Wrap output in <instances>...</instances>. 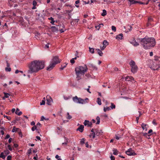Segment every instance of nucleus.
<instances>
[{"instance_id":"57","label":"nucleus","mask_w":160,"mask_h":160,"mask_svg":"<svg viewBox=\"0 0 160 160\" xmlns=\"http://www.w3.org/2000/svg\"><path fill=\"white\" fill-rule=\"evenodd\" d=\"M31 125H34V126L35 125V122L34 121H32L31 122Z\"/></svg>"},{"instance_id":"56","label":"nucleus","mask_w":160,"mask_h":160,"mask_svg":"<svg viewBox=\"0 0 160 160\" xmlns=\"http://www.w3.org/2000/svg\"><path fill=\"white\" fill-rule=\"evenodd\" d=\"M152 123H153V124L155 125H157V123L156 122V121H155V120H153V121H152Z\"/></svg>"},{"instance_id":"10","label":"nucleus","mask_w":160,"mask_h":160,"mask_svg":"<svg viewBox=\"0 0 160 160\" xmlns=\"http://www.w3.org/2000/svg\"><path fill=\"white\" fill-rule=\"evenodd\" d=\"M47 104L48 105H51V103L52 102V100L51 98L49 96H47Z\"/></svg>"},{"instance_id":"9","label":"nucleus","mask_w":160,"mask_h":160,"mask_svg":"<svg viewBox=\"0 0 160 160\" xmlns=\"http://www.w3.org/2000/svg\"><path fill=\"white\" fill-rule=\"evenodd\" d=\"M108 43L106 40H104L103 42V46H100V48L102 50H103L108 45Z\"/></svg>"},{"instance_id":"17","label":"nucleus","mask_w":160,"mask_h":160,"mask_svg":"<svg viewBox=\"0 0 160 160\" xmlns=\"http://www.w3.org/2000/svg\"><path fill=\"white\" fill-rule=\"evenodd\" d=\"M123 38V35L122 33H120L116 37V38L118 40H122Z\"/></svg>"},{"instance_id":"11","label":"nucleus","mask_w":160,"mask_h":160,"mask_svg":"<svg viewBox=\"0 0 160 160\" xmlns=\"http://www.w3.org/2000/svg\"><path fill=\"white\" fill-rule=\"evenodd\" d=\"M84 124L85 126H87L88 127H91L92 124L91 122H90L88 120H85Z\"/></svg>"},{"instance_id":"3","label":"nucleus","mask_w":160,"mask_h":160,"mask_svg":"<svg viewBox=\"0 0 160 160\" xmlns=\"http://www.w3.org/2000/svg\"><path fill=\"white\" fill-rule=\"evenodd\" d=\"M88 70V68L86 65L78 66L75 68V71L78 80L81 79L80 75H83Z\"/></svg>"},{"instance_id":"45","label":"nucleus","mask_w":160,"mask_h":160,"mask_svg":"<svg viewBox=\"0 0 160 160\" xmlns=\"http://www.w3.org/2000/svg\"><path fill=\"white\" fill-rule=\"evenodd\" d=\"M36 126H37V127L38 128H40L41 127V124L38 122L37 123Z\"/></svg>"},{"instance_id":"22","label":"nucleus","mask_w":160,"mask_h":160,"mask_svg":"<svg viewBox=\"0 0 160 160\" xmlns=\"http://www.w3.org/2000/svg\"><path fill=\"white\" fill-rule=\"evenodd\" d=\"M96 50L97 51L98 53L100 56H102L103 53L101 50L99 49H96Z\"/></svg>"},{"instance_id":"23","label":"nucleus","mask_w":160,"mask_h":160,"mask_svg":"<svg viewBox=\"0 0 160 160\" xmlns=\"http://www.w3.org/2000/svg\"><path fill=\"white\" fill-rule=\"evenodd\" d=\"M3 93L4 95V96L2 98V99L3 100L5 99V98H8L9 96H10V94L8 93L4 92Z\"/></svg>"},{"instance_id":"41","label":"nucleus","mask_w":160,"mask_h":160,"mask_svg":"<svg viewBox=\"0 0 160 160\" xmlns=\"http://www.w3.org/2000/svg\"><path fill=\"white\" fill-rule=\"evenodd\" d=\"M115 108V105L114 104L112 103H111V109Z\"/></svg>"},{"instance_id":"35","label":"nucleus","mask_w":160,"mask_h":160,"mask_svg":"<svg viewBox=\"0 0 160 160\" xmlns=\"http://www.w3.org/2000/svg\"><path fill=\"white\" fill-rule=\"evenodd\" d=\"M110 110V108L109 107H106V108H104V109H103L104 111L105 112H106L107 111H108Z\"/></svg>"},{"instance_id":"34","label":"nucleus","mask_w":160,"mask_h":160,"mask_svg":"<svg viewBox=\"0 0 160 160\" xmlns=\"http://www.w3.org/2000/svg\"><path fill=\"white\" fill-rule=\"evenodd\" d=\"M65 139V142H63L62 143V144H65L67 145L68 143V139L66 138H64Z\"/></svg>"},{"instance_id":"44","label":"nucleus","mask_w":160,"mask_h":160,"mask_svg":"<svg viewBox=\"0 0 160 160\" xmlns=\"http://www.w3.org/2000/svg\"><path fill=\"white\" fill-rule=\"evenodd\" d=\"M45 104V100H42L40 102V104L41 105H44Z\"/></svg>"},{"instance_id":"16","label":"nucleus","mask_w":160,"mask_h":160,"mask_svg":"<svg viewBox=\"0 0 160 160\" xmlns=\"http://www.w3.org/2000/svg\"><path fill=\"white\" fill-rule=\"evenodd\" d=\"M84 126L81 125L77 129V131H78L80 132H82L84 130Z\"/></svg>"},{"instance_id":"37","label":"nucleus","mask_w":160,"mask_h":160,"mask_svg":"<svg viewBox=\"0 0 160 160\" xmlns=\"http://www.w3.org/2000/svg\"><path fill=\"white\" fill-rule=\"evenodd\" d=\"M44 119L45 120H48L49 119L48 118H45L43 116H42L41 117V121H43Z\"/></svg>"},{"instance_id":"43","label":"nucleus","mask_w":160,"mask_h":160,"mask_svg":"<svg viewBox=\"0 0 160 160\" xmlns=\"http://www.w3.org/2000/svg\"><path fill=\"white\" fill-rule=\"evenodd\" d=\"M67 115L68 116V117L67 118L68 119H70L72 118V117L70 115L69 113L68 112H67Z\"/></svg>"},{"instance_id":"6","label":"nucleus","mask_w":160,"mask_h":160,"mask_svg":"<svg viewBox=\"0 0 160 160\" xmlns=\"http://www.w3.org/2000/svg\"><path fill=\"white\" fill-rule=\"evenodd\" d=\"M88 99L87 98L85 100H84L80 98H78L76 96L72 98V100L74 102L82 104L86 103L87 102L86 101V100Z\"/></svg>"},{"instance_id":"59","label":"nucleus","mask_w":160,"mask_h":160,"mask_svg":"<svg viewBox=\"0 0 160 160\" xmlns=\"http://www.w3.org/2000/svg\"><path fill=\"white\" fill-rule=\"evenodd\" d=\"M101 26H95V28H97V29L99 30Z\"/></svg>"},{"instance_id":"63","label":"nucleus","mask_w":160,"mask_h":160,"mask_svg":"<svg viewBox=\"0 0 160 160\" xmlns=\"http://www.w3.org/2000/svg\"><path fill=\"white\" fill-rule=\"evenodd\" d=\"M6 154H8L9 153V152L8 151H7L4 152Z\"/></svg>"},{"instance_id":"58","label":"nucleus","mask_w":160,"mask_h":160,"mask_svg":"<svg viewBox=\"0 0 160 160\" xmlns=\"http://www.w3.org/2000/svg\"><path fill=\"white\" fill-rule=\"evenodd\" d=\"M36 138H37V139H38V140H40V141H41V138H40V137L39 136H37L36 137Z\"/></svg>"},{"instance_id":"38","label":"nucleus","mask_w":160,"mask_h":160,"mask_svg":"<svg viewBox=\"0 0 160 160\" xmlns=\"http://www.w3.org/2000/svg\"><path fill=\"white\" fill-rule=\"evenodd\" d=\"M85 139L84 138H82L80 141L81 144H83L85 143Z\"/></svg>"},{"instance_id":"26","label":"nucleus","mask_w":160,"mask_h":160,"mask_svg":"<svg viewBox=\"0 0 160 160\" xmlns=\"http://www.w3.org/2000/svg\"><path fill=\"white\" fill-rule=\"evenodd\" d=\"M107 13L105 9H103L102 10V13L101 15L102 16H104L107 15Z\"/></svg>"},{"instance_id":"40","label":"nucleus","mask_w":160,"mask_h":160,"mask_svg":"<svg viewBox=\"0 0 160 160\" xmlns=\"http://www.w3.org/2000/svg\"><path fill=\"white\" fill-rule=\"evenodd\" d=\"M6 71L10 72L11 71V68L9 67L6 68L5 69Z\"/></svg>"},{"instance_id":"28","label":"nucleus","mask_w":160,"mask_h":160,"mask_svg":"<svg viewBox=\"0 0 160 160\" xmlns=\"http://www.w3.org/2000/svg\"><path fill=\"white\" fill-rule=\"evenodd\" d=\"M19 128H16L15 127H13V128L12 129V132H15L18 131V130L19 129Z\"/></svg>"},{"instance_id":"64","label":"nucleus","mask_w":160,"mask_h":160,"mask_svg":"<svg viewBox=\"0 0 160 160\" xmlns=\"http://www.w3.org/2000/svg\"><path fill=\"white\" fill-rule=\"evenodd\" d=\"M86 147L87 148H88L89 145L88 143V142H86L85 143Z\"/></svg>"},{"instance_id":"32","label":"nucleus","mask_w":160,"mask_h":160,"mask_svg":"<svg viewBox=\"0 0 160 160\" xmlns=\"http://www.w3.org/2000/svg\"><path fill=\"white\" fill-rule=\"evenodd\" d=\"M113 154L115 155H117L118 154V151L116 149H114L113 150Z\"/></svg>"},{"instance_id":"61","label":"nucleus","mask_w":160,"mask_h":160,"mask_svg":"<svg viewBox=\"0 0 160 160\" xmlns=\"http://www.w3.org/2000/svg\"><path fill=\"white\" fill-rule=\"evenodd\" d=\"M49 43H48L47 44H46V45H45V48H49Z\"/></svg>"},{"instance_id":"49","label":"nucleus","mask_w":160,"mask_h":160,"mask_svg":"<svg viewBox=\"0 0 160 160\" xmlns=\"http://www.w3.org/2000/svg\"><path fill=\"white\" fill-rule=\"evenodd\" d=\"M33 6H36L37 4V2L35 1H33L32 2Z\"/></svg>"},{"instance_id":"30","label":"nucleus","mask_w":160,"mask_h":160,"mask_svg":"<svg viewBox=\"0 0 160 160\" xmlns=\"http://www.w3.org/2000/svg\"><path fill=\"white\" fill-rule=\"evenodd\" d=\"M97 102L99 105H101V100L100 98H97Z\"/></svg>"},{"instance_id":"24","label":"nucleus","mask_w":160,"mask_h":160,"mask_svg":"<svg viewBox=\"0 0 160 160\" xmlns=\"http://www.w3.org/2000/svg\"><path fill=\"white\" fill-rule=\"evenodd\" d=\"M131 4H134L137 3H139V2L136 1V0H128Z\"/></svg>"},{"instance_id":"7","label":"nucleus","mask_w":160,"mask_h":160,"mask_svg":"<svg viewBox=\"0 0 160 160\" xmlns=\"http://www.w3.org/2000/svg\"><path fill=\"white\" fill-rule=\"evenodd\" d=\"M51 62L56 65L58 63H59L60 62V61L58 57L57 56H55L52 59Z\"/></svg>"},{"instance_id":"5","label":"nucleus","mask_w":160,"mask_h":160,"mask_svg":"<svg viewBox=\"0 0 160 160\" xmlns=\"http://www.w3.org/2000/svg\"><path fill=\"white\" fill-rule=\"evenodd\" d=\"M131 67V71L133 73L136 72L138 70V67L136 65L135 62L133 60H131L129 63Z\"/></svg>"},{"instance_id":"4","label":"nucleus","mask_w":160,"mask_h":160,"mask_svg":"<svg viewBox=\"0 0 160 160\" xmlns=\"http://www.w3.org/2000/svg\"><path fill=\"white\" fill-rule=\"evenodd\" d=\"M159 58L157 56H155V58L153 60H149L150 64H148L149 67L153 70H157L160 68V61Z\"/></svg>"},{"instance_id":"42","label":"nucleus","mask_w":160,"mask_h":160,"mask_svg":"<svg viewBox=\"0 0 160 160\" xmlns=\"http://www.w3.org/2000/svg\"><path fill=\"white\" fill-rule=\"evenodd\" d=\"M32 152V149L31 148L29 149L28 152V156H29V155Z\"/></svg>"},{"instance_id":"50","label":"nucleus","mask_w":160,"mask_h":160,"mask_svg":"<svg viewBox=\"0 0 160 160\" xmlns=\"http://www.w3.org/2000/svg\"><path fill=\"white\" fill-rule=\"evenodd\" d=\"M55 158L58 159V160H62V159L61 158H59V156L58 155H57L55 156Z\"/></svg>"},{"instance_id":"36","label":"nucleus","mask_w":160,"mask_h":160,"mask_svg":"<svg viewBox=\"0 0 160 160\" xmlns=\"http://www.w3.org/2000/svg\"><path fill=\"white\" fill-rule=\"evenodd\" d=\"M37 126L34 125L33 127L32 128V131H34L35 130H37Z\"/></svg>"},{"instance_id":"33","label":"nucleus","mask_w":160,"mask_h":160,"mask_svg":"<svg viewBox=\"0 0 160 160\" xmlns=\"http://www.w3.org/2000/svg\"><path fill=\"white\" fill-rule=\"evenodd\" d=\"M91 132H92L93 136L92 138H94L95 137V132L94 131V129L92 128L91 130Z\"/></svg>"},{"instance_id":"39","label":"nucleus","mask_w":160,"mask_h":160,"mask_svg":"<svg viewBox=\"0 0 160 160\" xmlns=\"http://www.w3.org/2000/svg\"><path fill=\"white\" fill-rule=\"evenodd\" d=\"M112 29L115 32L116 31V28L114 26H112Z\"/></svg>"},{"instance_id":"47","label":"nucleus","mask_w":160,"mask_h":160,"mask_svg":"<svg viewBox=\"0 0 160 160\" xmlns=\"http://www.w3.org/2000/svg\"><path fill=\"white\" fill-rule=\"evenodd\" d=\"M12 156L11 155H8L7 158V160H11Z\"/></svg>"},{"instance_id":"14","label":"nucleus","mask_w":160,"mask_h":160,"mask_svg":"<svg viewBox=\"0 0 160 160\" xmlns=\"http://www.w3.org/2000/svg\"><path fill=\"white\" fill-rule=\"evenodd\" d=\"M126 153L128 155L131 156L133 155L134 152L130 148L126 151Z\"/></svg>"},{"instance_id":"53","label":"nucleus","mask_w":160,"mask_h":160,"mask_svg":"<svg viewBox=\"0 0 160 160\" xmlns=\"http://www.w3.org/2000/svg\"><path fill=\"white\" fill-rule=\"evenodd\" d=\"M10 136L9 134H7L6 136V137L5 138V139H7L8 138H10Z\"/></svg>"},{"instance_id":"62","label":"nucleus","mask_w":160,"mask_h":160,"mask_svg":"<svg viewBox=\"0 0 160 160\" xmlns=\"http://www.w3.org/2000/svg\"><path fill=\"white\" fill-rule=\"evenodd\" d=\"M80 2V1L79 0H78L77 1H76V2H75V4H78V3H79Z\"/></svg>"},{"instance_id":"12","label":"nucleus","mask_w":160,"mask_h":160,"mask_svg":"<svg viewBox=\"0 0 160 160\" xmlns=\"http://www.w3.org/2000/svg\"><path fill=\"white\" fill-rule=\"evenodd\" d=\"M54 64L51 62L49 66L47 67V70L48 71H50L52 70L55 66Z\"/></svg>"},{"instance_id":"18","label":"nucleus","mask_w":160,"mask_h":160,"mask_svg":"<svg viewBox=\"0 0 160 160\" xmlns=\"http://www.w3.org/2000/svg\"><path fill=\"white\" fill-rule=\"evenodd\" d=\"M102 132V131H99L98 130V129H96L95 130V136H99L100 134H101V133Z\"/></svg>"},{"instance_id":"48","label":"nucleus","mask_w":160,"mask_h":160,"mask_svg":"<svg viewBox=\"0 0 160 160\" xmlns=\"http://www.w3.org/2000/svg\"><path fill=\"white\" fill-rule=\"evenodd\" d=\"M70 62L72 64H74L75 62V61H74V60L73 59V58H72V59H71V60H70Z\"/></svg>"},{"instance_id":"60","label":"nucleus","mask_w":160,"mask_h":160,"mask_svg":"<svg viewBox=\"0 0 160 160\" xmlns=\"http://www.w3.org/2000/svg\"><path fill=\"white\" fill-rule=\"evenodd\" d=\"M12 138H10L8 140V142L9 143H10L11 142H12Z\"/></svg>"},{"instance_id":"51","label":"nucleus","mask_w":160,"mask_h":160,"mask_svg":"<svg viewBox=\"0 0 160 160\" xmlns=\"http://www.w3.org/2000/svg\"><path fill=\"white\" fill-rule=\"evenodd\" d=\"M4 117H6L9 120H10L11 119L10 117L8 116H7L4 115Z\"/></svg>"},{"instance_id":"21","label":"nucleus","mask_w":160,"mask_h":160,"mask_svg":"<svg viewBox=\"0 0 160 160\" xmlns=\"http://www.w3.org/2000/svg\"><path fill=\"white\" fill-rule=\"evenodd\" d=\"M15 113L16 114H17L18 115H20L22 114V112L19 111V109L18 108H17L16 109Z\"/></svg>"},{"instance_id":"52","label":"nucleus","mask_w":160,"mask_h":160,"mask_svg":"<svg viewBox=\"0 0 160 160\" xmlns=\"http://www.w3.org/2000/svg\"><path fill=\"white\" fill-rule=\"evenodd\" d=\"M8 149L10 150V151H12V148L11 147V146L10 145H8Z\"/></svg>"},{"instance_id":"54","label":"nucleus","mask_w":160,"mask_h":160,"mask_svg":"<svg viewBox=\"0 0 160 160\" xmlns=\"http://www.w3.org/2000/svg\"><path fill=\"white\" fill-rule=\"evenodd\" d=\"M110 158H111V160H115V158L114 157L112 156V155H111L110 157Z\"/></svg>"},{"instance_id":"25","label":"nucleus","mask_w":160,"mask_h":160,"mask_svg":"<svg viewBox=\"0 0 160 160\" xmlns=\"http://www.w3.org/2000/svg\"><path fill=\"white\" fill-rule=\"evenodd\" d=\"M48 19L50 20H51V22H50V23L52 25H54L55 21L54 20V18H53L52 17H51L50 18H49Z\"/></svg>"},{"instance_id":"13","label":"nucleus","mask_w":160,"mask_h":160,"mask_svg":"<svg viewBox=\"0 0 160 160\" xmlns=\"http://www.w3.org/2000/svg\"><path fill=\"white\" fill-rule=\"evenodd\" d=\"M141 127L143 129V131L146 132L147 130V128L148 127V126L147 124L142 123L141 125Z\"/></svg>"},{"instance_id":"46","label":"nucleus","mask_w":160,"mask_h":160,"mask_svg":"<svg viewBox=\"0 0 160 160\" xmlns=\"http://www.w3.org/2000/svg\"><path fill=\"white\" fill-rule=\"evenodd\" d=\"M67 65V64H66V65H65L64 66L62 65L61 67V68H60V69L61 70H63L65 67H66V66Z\"/></svg>"},{"instance_id":"8","label":"nucleus","mask_w":160,"mask_h":160,"mask_svg":"<svg viewBox=\"0 0 160 160\" xmlns=\"http://www.w3.org/2000/svg\"><path fill=\"white\" fill-rule=\"evenodd\" d=\"M60 26L59 25L56 26H52L51 27V31L53 32H57L58 31Z\"/></svg>"},{"instance_id":"19","label":"nucleus","mask_w":160,"mask_h":160,"mask_svg":"<svg viewBox=\"0 0 160 160\" xmlns=\"http://www.w3.org/2000/svg\"><path fill=\"white\" fill-rule=\"evenodd\" d=\"M125 80L127 81H132L134 80V78L132 77L127 76L125 78Z\"/></svg>"},{"instance_id":"2","label":"nucleus","mask_w":160,"mask_h":160,"mask_svg":"<svg viewBox=\"0 0 160 160\" xmlns=\"http://www.w3.org/2000/svg\"><path fill=\"white\" fill-rule=\"evenodd\" d=\"M143 48L145 49H150L153 48L156 44L155 39L153 37L147 38L146 37L141 39Z\"/></svg>"},{"instance_id":"15","label":"nucleus","mask_w":160,"mask_h":160,"mask_svg":"<svg viewBox=\"0 0 160 160\" xmlns=\"http://www.w3.org/2000/svg\"><path fill=\"white\" fill-rule=\"evenodd\" d=\"M152 132V129H151L149 130L148 133H146V132H142V133L143 134V135L144 136L147 137V136L149 137L150 135H148V134H150Z\"/></svg>"},{"instance_id":"31","label":"nucleus","mask_w":160,"mask_h":160,"mask_svg":"<svg viewBox=\"0 0 160 160\" xmlns=\"http://www.w3.org/2000/svg\"><path fill=\"white\" fill-rule=\"evenodd\" d=\"M5 156L4 154L2 152L0 154V158H2L3 159H4L5 158Z\"/></svg>"},{"instance_id":"20","label":"nucleus","mask_w":160,"mask_h":160,"mask_svg":"<svg viewBox=\"0 0 160 160\" xmlns=\"http://www.w3.org/2000/svg\"><path fill=\"white\" fill-rule=\"evenodd\" d=\"M131 43L134 46H137L139 45V43L136 42L134 39L133 40L132 42H131Z\"/></svg>"},{"instance_id":"1","label":"nucleus","mask_w":160,"mask_h":160,"mask_svg":"<svg viewBox=\"0 0 160 160\" xmlns=\"http://www.w3.org/2000/svg\"><path fill=\"white\" fill-rule=\"evenodd\" d=\"M45 66V62L43 61L35 60L31 62L28 65V74L37 73L44 68Z\"/></svg>"},{"instance_id":"27","label":"nucleus","mask_w":160,"mask_h":160,"mask_svg":"<svg viewBox=\"0 0 160 160\" xmlns=\"http://www.w3.org/2000/svg\"><path fill=\"white\" fill-rule=\"evenodd\" d=\"M94 48H91L90 47L89 48V51L90 53H93L94 52Z\"/></svg>"},{"instance_id":"55","label":"nucleus","mask_w":160,"mask_h":160,"mask_svg":"<svg viewBox=\"0 0 160 160\" xmlns=\"http://www.w3.org/2000/svg\"><path fill=\"white\" fill-rule=\"evenodd\" d=\"M140 116V115H139V116L138 117H137L136 118V121L137 122V123H138V120L139 119V117Z\"/></svg>"},{"instance_id":"29","label":"nucleus","mask_w":160,"mask_h":160,"mask_svg":"<svg viewBox=\"0 0 160 160\" xmlns=\"http://www.w3.org/2000/svg\"><path fill=\"white\" fill-rule=\"evenodd\" d=\"M96 120H97V122L96 124H99L100 122V118L98 116H97L96 118Z\"/></svg>"}]
</instances>
